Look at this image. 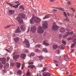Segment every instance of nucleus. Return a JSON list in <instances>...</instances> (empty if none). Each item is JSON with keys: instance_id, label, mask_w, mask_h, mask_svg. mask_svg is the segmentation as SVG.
<instances>
[{"instance_id": "nucleus-1", "label": "nucleus", "mask_w": 76, "mask_h": 76, "mask_svg": "<svg viewBox=\"0 0 76 76\" xmlns=\"http://www.w3.org/2000/svg\"><path fill=\"white\" fill-rule=\"evenodd\" d=\"M36 23H39L41 21V19L38 17H33L30 20V23L31 24L34 23V21Z\"/></svg>"}, {"instance_id": "nucleus-2", "label": "nucleus", "mask_w": 76, "mask_h": 76, "mask_svg": "<svg viewBox=\"0 0 76 76\" xmlns=\"http://www.w3.org/2000/svg\"><path fill=\"white\" fill-rule=\"evenodd\" d=\"M38 32L39 34H42V33H43L44 30L42 29L41 26H39L38 28Z\"/></svg>"}, {"instance_id": "nucleus-3", "label": "nucleus", "mask_w": 76, "mask_h": 76, "mask_svg": "<svg viewBox=\"0 0 76 76\" xmlns=\"http://www.w3.org/2000/svg\"><path fill=\"white\" fill-rule=\"evenodd\" d=\"M64 59L65 61H69L70 62V59L67 54H65L64 56Z\"/></svg>"}, {"instance_id": "nucleus-4", "label": "nucleus", "mask_w": 76, "mask_h": 76, "mask_svg": "<svg viewBox=\"0 0 76 76\" xmlns=\"http://www.w3.org/2000/svg\"><path fill=\"white\" fill-rule=\"evenodd\" d=\"M31 31L32 32L34 33L36 32V30H37V28L35 26H33L31 27Z\"/></svg>"}, {"instance_id": "nucleus-5", "label": "nucleus", "mask_w": 76, "mask_h": 76, "mask_svg": "<svg viewBox=\"0 0 76 76\" xmlns=\"http://www.w3.org/2000/svg\"><path fill=\"white\" fill-rule=\"evenodd\" d=\"M52 30L54 31H56L57 29V26L56 25V23H54L53 24V26L52 27Z\"/></svg>"}, {"instance_id": "nucleus-6", "label": "nucleus", "mask_w": 76, "mask_h": 76, "mask_svg": "<svg viewBox=\"0 0 76 76\" xmlns=\"http://www.w3.org/2000/svg\"><path fill=\"white\" fill-rule=\"evenodd\" d=\"M73 38L76 41V36H73ZM74 43L72 44V45L71 46V48H73V47H75V46L76 44V42H75L74 41Z\"/></svg>"}, {"instance_id": "nucleus-7", "label": "nucleus", "mask_w": 76, "mask_h": 76, "mask_svg": "<svg viewBox=\"0 0 76 76\" xmlns=\"http://www.w3.org/2000/svg\"><path fill=\"white\" fill-rule=\"evenodd\" d=\"M26 43V46L27 47H29V46H30V44H29V41L27 39H26L25 41H24L23 43Z\"/></svg>"}, {"instance_id": "nucleus-8", "label": "nucleus", "mask_w": 76, "mask_h": 76, "mask_svg": "<svg viewBox=\"0 0 76 76\" xmlns=\"http://www.w3.org/2000/svg\"><path fill=\"white\" fill-rule=\"evenodd\" d=\"M16 20L19 21L20 23H21L23 22V20L22 19V18L19 17H17L16 18Z\"/></svg>"}, {"instance_id": "nucleus-9", "label": "nucleus", "mask_w": 76, "mask_h": 76, "mask_svg": "<svg viewBox=\"0 0 76 76\" xmlns=\"http://www.w3.org/2000/svg\"><path fill=\"white\" fill-rule=\"evenodd\" d=\"M48 25L47 22V21H44V24L42 26L43 28H48Z\"/></svg>"}, {"instance_id": "nucleus-10", "label": "nucleus", "mask_w": 76, "mask_h": 76, "mask_svg": "<svg viewBox=\"0 0 76 76\" xmlns=\"http://www.w3.org/2000/svg\"><path fill=\"white\" fill-rule=\"evenodd\" d=\"M6 58H0V61H1L2 62V63L3 64H4L6 63Z\"/></svg>"}, {"instance_id": "nucleus-11", "label": "nucleus", "mask_w": 76, "mask_h": 76, "mask_svg": "<svg viewBox=\"0 0 76 76\" xmlns=\"http://www.w3.org/2000/svg\"><path fill=\"white\" fill-rule=\"evenodd\" d=\"M26 26L24 25H22L21 26L20 28L21 29H22V31H25V30H26Z\"/></svg>"}, {"instance_id": "nucleus-12", "label": "nucleus", "mask_w": 76, "mask_h": 76, "mask_svg": "<svg viewBox=\"0 0 76 76\" xmlns=\"http://www.w3.org/2000/svg\"><path fill=\"white\" fill-rule=\"evenodd\" d=\"M26 54L22 53L20 57L22 58H23V59H25V57H26Z\"/></svg>"}, {"instance_id": "nucleus-13", "label": "nucleus", "mask_w": 76, "mask_h": 76, "mask_svg": "<svg viewBox=\"0 0 76 76\" xmlns=\"http://www.w3.org/2000/svg\"><path fill=\"white\" fill-rule=\"evenodd\" d=\"M20 56L19 55H16L14 56H13V59H14L15 60H17L19 57Z\"/></svg>"}, {"instance_id": "nucleus-14", "label": "nucleus", "mask_w": 76, "mask_h": 76, "mask_svg": "<svg viewBox=\"0 0 76 76\" xmlns=\"http://www.w3.org/2000/svg\"><path fill=\"white\" fill-rule=\"evenodd\" d=\"M9 13L10 15H13L15 13V11L13 10H11L9 11Z\"/></svg>"}, {"instance_id": "nucleus-15", "label": "nucleus", "mask_w": 76, "mask_h": 76, "mask_svg": "<svg viewBox=\"0 0 76 76\" xmlns=\"http://www.w3.org/2000/svg\"><path fill=\"white\" fill-rule=\"evenodd\" d=\"M65 30L64 29V27H62L61 29L60 30V31L61 33H64L65 32Z\"/></svg>"}, {"instance_id": "nucleus-16", "label": "nucleus", "mask_w": 76, "mask_h": 76, "mask_svg": "<svg viewBox=\"0 0 76 76\" xmlns=\"http://www.w3.org/2000/svg\"><path fill=\"white\" fill-rule=\"evenodd\" d=\"M53 48L54 50H56L57 48V45H53Z\"/></svg>"}, {"instance_id": "nucleus-17", "label": "nucleus", "mask_w": 76, "mask_h": 76, "mask_svg": "<svg viewBox=\"0 0 76 76\" xmlns=\"http://www.w3.org/2000/svg\"><path fill=\"white\" fill-rule=\"evenodd\" d=\"M58 48H60L61 50H63L64 48V45H60V46H58Z\"/></svg>"}, {"instance_id": "nucleus-18", "label": "nucleus", "mask_w": 76, "mask_h": 76, "mask_svg": "<svg viewBox=\"0 0 76 76\" xmlns=\"http://www.w3.org/2000/svg\"><path fill=\"white\" fill-rule=\"evenodd\" d=\"M43 76H51V74H50V73H48L46 74H45V73H44L43 74Z\"/></svg>"}, {"instance_id": "nucleus-19", "label": "nucleus", "mask_w": 76, "mask_h": 76, "mask_svg": "<svg viewBox=\"0 0 76 76\" xmlns=\"http://www.w3.org/2000/svg\"><path fill=\"white\" fill-rule=\"evenodd\" d=\"M19 15L20 16L22 17V18H23V19L25 18V15L22 13L20 14Z\"/></svg>"}, {"instance_id": "nucleus-20", "label": "nucleus", "mask_w": 76, "mask_h": 76, "mask_svg": "<svg viewBox=\"0 0 76 76\" xmlns=\"http://www.w3.org/2000/svg\"><path fill=\"white\" fill-rule=\"evenodd\" d=\"M15 64L18 68H19L20 67V63L17 62Z\"/></svg>"}, {"instance_id": "nucleus-21", "label": "nucleus", "mask_w": 76, "mask_h": 76, "mask_svg": "<svg viewBox=\"0 0 76 76\" xmlns=\"http://www.w3.org/2000/svg\"><path fill=\"white\" fill-rule=\"evenodd\" d=\"M43 44L45 45H46V46H48V45H50L49 43H47L45 41L43 42Z\"/></svg>"}, {"instance_id": "nucleus-22", "label": "nucleus", "mask_w": 76, "mask_h": 76, "mask_svg": "<svg viewBox=\"0 0 76 76\" xmlns=\"http://www.w3.org/2000/svg\"><path fill=\"white\" fill-rule=\"evenodd\" d=\"M17 28H18L17 29L16 31H15V33H18L20 32V28H19V26H18Z\"/></svg>"}, {"instance_id": "nucleus-23", "label": "nucleus", "mask_w": 76, "mask_h": 76, "mask_svg": "<svg viewBox=\"0 0 76 76\" xmlns=\"http://www.w3.org/2000/svg\"><path fill=\"white\" fill-rule=\"evenodd\" d=\"M18 75H21V74H22V71L20 69H18V71L17 73Z\"/></svg>"}, {"instance_id": "nucleus-24", "label": "nucleus", "mask_w": 76, "mask_h": 76, "mask_svg": "<svg viewBox=\"0 0 76 76\" xmlns=\"http://www.w3.org/2000/svg\"><path fill=\"white\" fill-rule=\"evenodd\" d=\"M14 41L15 42H17L19 41V38L17 37L16 38H14Z\"/></svg>"}, {"instance_id": "nucleus-25", "label": "nucleus", "mask_w": 76, "mask_h": 76, "mask_svg": "<svg viewBox=\"0 0 76 76\" xmlns=\"http://www.w3.org/2000/svg\"><path fill=\"white\" fill-rule=\"evenodd\" d=\"M35 54L34 53L32 52L30 54V57H34Z\"/></svg>"}, {"instance_id": "nucleus-26", "label": "nucleus", "mask_w": 76, "mask_h": 76, "mask_svg": "<svg viewBox=\"0 0 76 76\" xmlns=\"http://www.w3.org/2000/svg\"><path fill=\"white\" fill-rule=\"evenodd\" d=\"M36 47H38L39 48H40L41 47H42V45H39V44H38L36 46Z\"/></svg>"}, {"instance_id": "nucleus-27", "label": "nucleus", "mask_w": 76, "mask_h": 76, "mask_svg": "<svg viewBox=\"0 0 76 76\" xmlns=\"http://www.w3.org/2000/svg\"><path fill=\"white\" fill-rule=\"evenodd\" d=\"M43 51H44V52H45V53H47L48 52V50H47V49L46 48L42 50Z\"/></svg>"}, {"instance_id": "nucleus-28", "label": "nucleus", "mask_w": 76, "mask_h": 76, "mask_svg": "<svg viewBox=\"0 0 76 76\" xmlns=\"http://www.w3.org/2000/svg\"><path fill=\"white\" fill-rule=\"evenodd\" d=\"M49 15H48L47 16H45L44 18H43V19L44 20V19H48V18H49Z\"/></svg>"}, {"instance_id": "nucleus-29", "label": "nucleus", "mask_w": 76, "mask_h": 76, "mask_svg": "<svg viewBox=\"0 0 76 76\" xmlns=\"http://www.w3.org/2000/svg\"><path fill=\"white\" fill-rule=\"evenodd\" d=\"M19 4L16 5L15 6L13 5L12 6L13 7H14V8H17V7H18L19 6Z\"/></svg>"}, {"instance_id": "nucleus-30", "label": "nucleus", "mask_w": 76, "mask_h": 76, "mask_svg": "<svg viewBox=\"0 0 76 76\" xmlns=\"http://www.w3.org/2000/svg\"><path fill=\"white\" fill-rule=\"evenodd\" d=\"M62 43H63V44H64V45H66V42L65 41V40H62Z\"/></svg>"}, {"instance_id": "nucleus-31", "label": "nucleus", "mask_w": 76, "mask_h": 76, "mask_svg": "<svg viewBox=\"0 0 76 76\" xmlns=\"http://www.w3.org/2000/svg\"><path fill=\"white\" fill-rule=\"evenodd\" d=\"M39 59L40 60H43V58L42 56H39Z\"/></svg>"}, {"instance_id": "nucleus-32", "label": "nucleus", "mask_w": 76, "mask_h": 76, "mask_svg": "<svg viewBox=\"0 0 76 76\" xmlns=\"http://www.w3.org/2000/svg\"><path fill=\"white\" fill-rule=\"evenodd\" d=\"M41 51V50L37 49H36L35 50V52H37V53L38 52H40Z\"/></svg>"}, {"instance_id": "nucleus-33", "label": "nucleus", "mask_w": 76, "mask_h": 76, "mask_svg": "<svg viewBox=\"0 0 76 76\" xmlns=\"http://www.w3.org/2000/svg\"><path fill=\"white\" fill-rule=\"evenodd\" d=\"M3 65L1 64V63L0 62V67L1 69L3 68Z\"/></svg>"}, {"instance_id": "nucleus-34", "label": "nucleus", "mask_w": 76, "mask_h": 76, "mask_svg": "<svg viewBox=\"0 0 76 76\" xmlns=\"http://www.w3.org/2000/svg\"><path fill=\"white\" fill-rule=\"evenodd\" d=\"M68 33V32H66V34L64 35V37H66V36H69V34H68V33Z\"/></svg>"}, {"instance_id": "nucleus-35", "label": "nucleus", "mask_w": 76, "mask_h": 76, "mask_svg": "<svg viewBox=\"0 0 76 76\" xmlns=\"http://www.w3.org/2000/svg\"><path fill=\"white\" fill-rule=\"evenodd\" d=\"M10 66H15V63H11Z\"/></svg>"}, {"instance_id": "nucleus-36", "label": "nucleus", "mask_w": 76, "mask_h": 76, "mask_svg": "<svg viewBox=\"0 0 76 76\" xmlns=\"http://www.w3.org/2000/svg\"><path fill=\"white\" fill-rule=\"evenodd\" d=\"M67 33H68V35H69V34H73V32L72 31L70 33H69V32H68Z\"/></svg>"}, {"instance_id": "nucleus-37", "label": "nucleus", "mask_w": 76, "mask_h": 76, "mask_svg": "<svg viewBox=\"0 0 76 76\" xmlns=\"http://www.w3.org/2000/svg\"><path fill=\"white\" fill-rule=\"evenodd\" d=\"M58 10H64V8H58Z\"/></svg>"}, {"instance_id": "nucleus-38", "label": "nucleus", "mask_w": 76, "mask_h": 76, "mask_svg": "<svg viewBox=\"0 0 76 76\" xmlns=\"http://www.w3.org/2000/svg\"><path fill=\"white\" fill-rule=\"evenodd\" d=\"M46 70H47L46 67H45L44 69H43L42 71V72H45V71H46Z\"/></svg>"}, {"instance_id": "nucleus-39", "label": "nucleus", "mask_w": 76, "mask_h": 76, "mask_svg": "<svg viewBox=\"0 0 76 76\" xmlns=\"http://www.w3.org/2000/svg\"><path fill=\"white\" fill-rule=\"evenodd\" d=\"M25 67V64H23L22 66L21 69H23V68Z\"/></svg>"}, {"instance_id": "nucleus-40", "label": "nucleus", "mask_w": 76, "mask_h": 76, "mask_svg": "<svg viewBox=\"0 0 76 76\" xmlns=\"http://www.w3.org/2000/svg\"><path fill=\"white\" fill-rule=\"evenodd\" d=\"M42 64H41L40 65H38V67H42Z\"/></svg>"}, {"instance_id": "nucleus-41", "label": "nucleus", "mask_w": 76, "mask_h": 76, "mask_svg": "<svg viewBox=\"0 0 76 76\" xmlns=\"http://www.w3.org/2000/svg\"><path fill=\"white\" fill-rule=\"evenodd\" d=\"M6 66H7V67H9V63L6 64Z\"/></svg>"}, {"instance_id": "nucleus-42", "label": "nucleus", "mask_w": 76, "mask_h": 76, "mask_svg": "<svg viewBox=\"0 0 76 76\" xmlns=\"http://www.w3.org/2000/svg\"><path fill=\"white\" fill-rule=\"evenodd\" d=\"M10 57H7V61H9V59H10Z\"/></svg>"}, {"instance_id": "nucleus-43", "label": "nucleus", "mask_w": 76, "mask_h": 76, "mask_svg": "<svg viewBox=\"0 0 76 76\" xmlns=\"http://www.w3.org/2000/svg\"><path fill=\"white\" fill-rule=\"evenodd\" d=\"M35 66L34 65H31V69H33V67H35Z\"/></svg>"}, {"instance_id": "nucleus-44", "label": "nucleus", "mask_w": 76, "mask_h": 76, "mask_svg": "<svg viewBox=\"0 0 76 76\" xmlns=\"http://www.w3.org/2000/svg\"><path fill=\"white\" fill-rule=\"evenodd\" d=\"M10 26L9 25L5 27V29H7V28H10Z\"/></svg>"}, {"instance_id": "nucleus-45", "label": "nucleus", "mask_w": 76, "mask_h": 76, "mask_svg": "<svg viewBox=\"0 0 76 76\" xmlns=\"http://www.w3.org/2000/svg\"><path fill=\"white\" fill-rule=\"evenodd\" d=\"M64 16H67V13H66V12H64Z\"/></svg>"}, {"instance_id": "nucleus-46", "label": "nucleus", "mask_w": 76, "mask_h": 76, "mask_svg": "<svg viewBox=\"0 0 76 76\" xmlns=\"http://www.w3.org/2000/svg\"><path fill=\"white\" fill-rule=\"evenodd\" d=\"M68 5H71V3L69 2V1H68Z\"/></svg>"}, {"instance_id": "nucleus-47", "label": "nucleus", "mask_w": 76, "mask_h": 76, "mask_svg": "<svg viewBox=\"0 0 76 76\" xmlns=\"http://www.w3.org/2000/svg\"><path fill=\"white\" fill-rule=\"evenodd\" d=\"M53 11L54 12H57V10L56 9H53Z\"/></svg>"}, {"instance_id": "nucleus-48", "label": "nucleus", "mask_w": 76, "mask_h": 76, "mask_svg": "<svg viewBox=\"0 0 76 76\" xmlns=\"http://www.w3.org/2000/svg\"><path fill=\"white\" fill-rule=\"evenodd\" d=\"M34 63L33 62H29L28 63V64H33Z\"/></svg>"}, {"instance_id": "nucleus-49", "label": "nucleus", "mask_w": 76, "mask_h": 76, "mask_svg": "<svg viewBox=\"0 0 76 76\" xmlns=\"http://www.w3.org/2000/svg\"><path fill=\"white\" fill-rule=\"evenodd\" d=\"M29 31H30V27H29L28 29V30L27 31V32H29Z\"/></svg>"}, {"instance_id": "nucleus-50", "label": "nucleus", "mask_w": 76, "mask_h": 76, "mask_svg": "<svg viewBox=\"0 0 76 76\" xmlns=\"http://www.w3.org/2000/svg\"><path fill=\"white\" fill-rule=\"evenodd\" d=\"M25 52L26 53H28V50L27 49H26L25 50Z\"/></svg>"}, {"instance_id": "nucleus-51", "label": "nucleus", "mask_w": 76, "mask_h": 76, "mask_svg": "<svg viewBox=\"0 0 76 76\" xmlns=\"http://www.w3.org/2000/svg\"><path fill=\"white\" fill-rule=\"evenodd\" d=\"M54 62L55 63H56H56H57V61L56 60H54Z\"/></svg>"}, {"instance_id": "nucleus-52", "label": "nucleus", "mask_w": 76, "mask_h": 76, "mask_svg": "<svg viewBox=\"0 0 76 76\" xmlns=\"http://www.w3.org/2000/svg\"><path fill=\"white\" fill-rule=\"evenodd\" d=\"M71 9H72V10H73V11H74V12H75V10H74V8H72Z\"/></svg>"}, {"instance_id": "nucleus-53", "label": "nucleus", "mask_w": 76, "mask_h": 76, "mask_svg": "<svg viewBox=\"0 0 76 76\" xmlns=\"http://www.w3.org/2000/svg\"><path fill=\"white\" fill-rule=\"evenodd\" d=\"M60 52H61L59 50H58V53H60Z\"/></svg>"}, {"instance_id": "nucleus-54", "label": "nucleus", "mask_w": 76, "mask_h": 76, "mask_svg": "<svg viewBox=\"0 0 76 76\" xmlns=\"http://www.w3.org/2000/svg\"><path fill=\"white\" fill-rule=\"evenodd\" d=\"M23 7L22 6H20V9H22V8Z\"/></svg>"}, {"instance_id": "nucleus-55", "label": "nucleus", "mask_w": 76, "mask_h": 76, "mask_svg": "<svg viewBox=\"0 0 76 76\" xmlns=\"http://www.w3.org/2000/svg\"><path fill=\"white\" fill-rule=\"evenodd\" d=\"M74 51V50L72 49V50H71V51H70V53H72V52L73 51Z\"/></svg>"}, {"instance_id": "nucleus-56", "label": "nucleus", "mask_w": 76, "mask_h": 76, "mask_svg": "<svg viewBox=\"0 0 76 76\" xmlns=\"http://www.w3.org/2000/svg\"><path fill=\"white\" fill-rule=\"evenodd\" d=\"M15 2L16 3H17V4H18V3H19V1H17L16 2Z\"/></svg>"}, {"instance_id": "nucleus-57", "label": "nucleus", "mask_w": 76, "mask_h": 76, "mask_svg": "<svg viewBox=\"0 0 76 76\" xmlns=\"http://www.w3.org/2000/svg\"><path fill=\"white\" fill-rule=\"evenodd\" d=\"M5 50L6 51H7L8 52H9V50L8 49H6Z\"/></svg>"}, {"instance_id": "nucleus-58", "label": "nucleus", "mask_w": 76, "mask_h": 76, "mask_svg": "<svg viewBox=\"0 0 76 76\" xmlns=\"http://www.w3.org/2000/svg\"><path fill=\"white\" fill-rule=\"evenodd\" d=\"M9 53H12V51H10V50H9V51H8Z\"/></svg>"}, {"instance_id": "nucleus-59", "label": "nucleus", "mask_w": 76, "mask_h": 76, "mask_svg": "<svg viewBox=\"0 0 76 76\" xmlns=\"http://www.w3.org/2000/svg\"><path fill=\"white\" fill-rule=\"evenodd\" d=\"M16 54V53H15V52H14V53H13V55H14V56H15V54Z\"/></svg>"}, {"instance_id": "nucleus-60", "label": "nucleus", "mask_w": 76, "mask_h": 76, "mask_svg": "<svg viewBox=\"0 0 76 76\" xmlns=\"http://www.w3.org/2000/svg\"><path fill=\"white\" fill-rule=\"evenodd\" d=\"M66 74L69 75V72L68 71H67L66 72Z\"/></svg>"}, {"instance_id": "nucleus-61", "label": "nucleus", "mask_w": 76, "mask_h": 76, "mask_svg": "<svg viewBox=\"0 0 76 76\" xmlns=\"http://www.w3.org/2000/svg\"><path fill=\"white\" fill-rule=\"evenodd\" d=\"M37 76H41V75H38V74H37Z\"/></svg>"}, {"instance_id": "nucleus-62", "label": "nucleus", "mask_w": 76, "mask_h": 76, "mask_svg": "<svg viewBox=\"0 0 76 76\" xmlns=\"http://www.w3.org/2000/svg\"><path fill=\"white\" fill-rule=\"evenodd\" d=\"M22 9H23V10H24V7H22Z\"/></svg>"}, {"instance_id": "nucleus-63", "label": "nucleus", "mask_w": 76, "mask_h": 76, "mask_svg": "<svg viewBox=\"0 0 76 76\" xmlns=\"http://www.w3.org/2000/svg\"><path fill=\"white\" fill-rule=\"evenodd\" d=\"M68 14V16H69L70 15H69V13H67Z\"/></svg>"}, {"instance_id": "nucleus-64", "label": "nucleus", "mask_w": 76, "mask_h": 76, "mask_svg": "<svg viewBox=\"0 0 76 76\" xmlns=\"http://www.w3.org/2000/svg\"><path fill=\"white\" fill-rule=\"evenodd\" d=\"M31 67V66H28V67H29V68Z\"/></svg>"}]
</instances>
